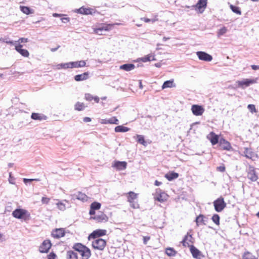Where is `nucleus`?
<instances>
[{
  "instance_id": "obj_1",
  "label": "nucleus",
  "mask_w": 259,
  "mask_h": 259,
  "mask_svg": "<svg viewBox=\"0 0 259 259\" xmlns=\"http://www.w3.org/2000/svg\"><path fill=\"white\" fill-rule=\"evenodd\" d=\"M73 248L80 253L82 259H88L91 256V251L86 246L80 243H77L74 245Z\"/></svg>"
},
{
  "instance_id": "obj_2",
  "label": "nucleus",
  "mask_w": 259,
  "mask_h": 259,
  "mask_svg": "<svg viewBox=\"0 0 259 259\" xmlns=\"http://www.w3.org/2000/svg\"><path fill=\"white\" fill-rule=\"evenodd\" d=\"M154 199L160 202H163L167 200L168 198V195L163 192L160 189H157L155 193L153 194Z\"/></svg>"
},
{
  "instance_id": "obj_3",
  "label": "nucleus",
  "mask_w": 259,
  "mask_h": 259,
  "mask_svg": "<svg viewBox=\"0 0 259 259\" xmlns=\"http://www.w3.org/2000/svg\"><path fill=\"white\" fill-rule=\"evenodd\" d=\"M257 78L253 79H243L241 80L237 81L236 83L237 84L238 87L244 89L251 84L257 83Z\"/></svg>"
},
{
  "instance_id": "obj_4",
  "label": "nucleus",
  "mask_w": 259,
  "mask_h": 259,
  "mask_svg": "<svg viewBox=\"0 0 259 259\" xmlns=\"http://www.w3.org/2000/svg\"><path fill=\"white\" fill-rule=\"evenodd\" d=\"M112 24H103L98 28L94 29V32L98 35H103L104 31H109L113 27Z\"/></svg>"
},
{
  "instance_id": "obj_5",
  "label": "nucleus",
  "mask_w": 259,
  "mask_h": 259,
  "mask_svg": "<svg viewBox=\"0 0 259 259\" xmlns=\"http://www.w3.org/2000/svg\"><path fill=\"white\" fill-rule=\"evenodd\" d=\"M106 242L105 240L101 238L96 239L92 242V246L95 249L103 250L106 246Z\"/></svg>"
},
{
  "instance_id": "obj_6",
  "label": "nucleus",
  "mask_w": 259,
  "mask_h": 259,
  "mask_svg": "<svg viewBox=\"0 0 259 259\" xmlns=\"http://www.w3.org/2000/svg\"><path fill=\"white\" fill-rule=\"evenodd\" d=\"M214 209L217 212H221L226 207V204L224 199L220 198L213 202Z\"/></svg>"
},
{
  "instance_id": "obj_7",
  "label": "nucleus",
  "mask_w": 259,
  "mask_h": 259,
  "mask_svg": "<svg viewBox=\"0 0 259 259\" xmlns=\"http://www.w3.org/2000/svg\"><path fill=\"white\" fill-rule=\"evenodd\" d=\"M12 214L14 218L19 219H22L26 215L29 217L28 211L23 209H16L13 212Z\"/></svg>"
},
{
  "instance_id": "obj_8",
  "label": "nucleus",
  "mask_w": 259,
  "mask_h": 259,
  "mask_svg": "<svg viewBox=\"0 0 259 259\" xmlns=\"http://www.w3.org/2000/svg\"><path fill=\"white\" fill-rule=\"evenodd\" d=\"M191 111L194 115L201 116L203 114L205 110L202 106L193 105L191 107Z\"/></svg>"
},
{
  "instance_id": "obj_9",
  "label": "nucleus",
  "mask_w": 259,
  "mask_h": 259,
  "mask_svg": "<svg viewBox=\"0 0 259 259\" xmlns=\"http://www.w3.org/2000/svg\"><path fill=\"white\" fill-rule=\"evenodd\" d=\"M52 246L51 241L49 240L44 241L41 245L39 246V251L41 253H47L50 249Z\"/></svg>"
},
{
  "instance_id": "obj_10",
  "label": "nucleus",
  "mask_w": 259,
  "mask_h": 259,
  "mask_svg": "<svg viewBox=\"0 0 259 259\" xmlns=\"http://www.w3.org/2000/svg\"><path fill=\"white\" fill-rule=\"evenodd\" d=\"M196 55L200 60L209 62L212 60V56L204 52H197Z\"/></svg>"
},
{
  "instance_id": "obj_11",
  "label": "nucleus",
  "mask_w": 259,
  "mask_h": 259,
  "mask_svg": "<svg viewBox=\"0 0 259 259\" xmlns=\"http://www.w3.org/2000/svg\"><path fill=\"white\" fill-rule=\"evenodd\" d=\"M207 0H199L196 5L194 6L199 13H202L206 7Z\"/></svg>"
},
{
  "instance_id": "obj_12",
  "label": "nucleus",
  "mask_w": 259,
  "mask_h": 259,
  "mask_svg": "<svg viewBox=\"0 0 259 259\" xmlns=\"http://www.w3.org/2000/svg\"><path fill=\"white\" fill-rule=\"evenodd\" d=\"M247 178L252 182L257 180V176L253 167L249 166L247 169Z\"/></svg>"
},
{
  "instance_id": "obj_13",
  "label": "nucleus",
  "mask_w": 259,
  "mask_h": 259,
  "mask_svg": "<svg viewBox=\"0 0 259 259\" xmlns=\"http://www.w3.org/2000/svg\"><path fill=\"white\" fill-rule=\"evenodd\" d=\"M78 13L83 15H93L95 13V10L94 9L87 8L84 7H81L76 10Z\"/></svg>"
},
{
  "instance_id": "obj_14",
  "label": "nucleus",
  "mask_w": 259,
  "mask_h": 259,
  "mask_svg": "<svg viewBox=\"0 0 259 259\" xmlns=\"http://www.w3.org/2000/svg\"><path fill=\"white\" fill-rule=\"evenodd\" d=\"M127 163L125 161H115L112 164V166L117 170H124L126 168Z\"/></svg>"
},
{
  "instance_id": "obj_15",
  "label": "nucleus",
  "mask_w": 259,
  "mask_h": 259,
  "mask_svg": "<svg viewBox=\"0 0 259 259\" xmlns=\"http://www.w3.org/2000/svg\"><path fill=\"white\" fill-rule=\"evenodd\" d=\"M106 232L107 231L105 230H97L91 233L89 235L88 238L89 240L91 238L95 239L96 237H99L100 236L105 235L106 233Z\"/></svg>"
},
{
  "instance_id": "obj_16",
  "label": "nucleus",
  "mask_w": 259,
  "mask_h": 259,
  "mask_svg": "<svg viewBox=\"0 0 259 259\" xmlns=\"http://www.w3.org/2000/svg\"><path fill=\"white\" fill-rule=\"evenodd\" d=\"M91 218L98 222H106L108 220V217L102 212H100L97 215Z\"/></svg>"
},
{
  "instance_id": "obj_17",
  "label": "nucleus",
  "mask_w": 259,
  "mask_h": 259,
  "mask_svg": "<svg viewBox=\"0 0 259 259\" xmlns=\"http://www.w3.org/2000/svg\"><path fill=\"white\" fill-rule=\"evenodd\" d=\"M183 245L185 247L191 246L190 244L193 243V237L192 235L187 233L182 241Z\"/></svg>"
},
{
  "instance_id": "obj_18",
  "label": "nucleus",
  "mask_w": 259,
  "mask_h": 259,
  "mask_svg": "<svg viewBox=\"0 0 259 259\" xmlns=\"http://www.w3.org/2000/svg\"><path fill=\"white\" fill-rule=\"evenodd\" d=\"M71 197L72 200L76 199L82 201H87L88 199V197L85 194L80 192H78L77 194L71 195Z\"/></svg>"
},
{
  "instance_id": "obj_19",
  "label": "nucleus",
  "mask_w": 259,
  "mask_h": 259,
  "mask_svg": "<svg viewBox=\"0 0 259 259\" xmlns=\"http://www.w3.org/2000/svg\"><path fill=\"white\" fill-rule=\"evenodd\" d=\"M65 235V231L63 229H56L55 230L53 231L52 233V235L54 238H60L62 237H63Z\"/></svg>"
},
{
  "instance_id": "obj_20",
  "label": "nucleus",
  "mask_w": 259,
  "mask_h": 259,
  "mask_svg": "<svg viewBox=\"0 0 259 259\" xmlns=\"http://www.w3.org/2000/svg\"><path fill=\"white\" fill-rule=\"evenodd\" d=\"M22 45L18 44L15 46V50L19 52L22 56L25 57H28L29 55V53L27 50L22 49Z\"/></svg>"
},
{
  "instance_id": "obj_21",
  "label": "nucleus",
  "mask_w": 259,
  "mask_h": 259,
  "mask_svg": "<svg viewBox=\"0 0 259 259\" xmlns=\"http://www.w3.org/2000/svg\"><path fill=\"white\" fill-rule=\"evenodd\" d=\"M208 139H209L212 144V145H214L219 142V137L218 135H215L214 133L211 132L209 134H208L207 136Z\"/></svg>"
},
{
  "instance_id": "obj_22",
  "label": "nucleus",
  "mask_w": 259,
  "mask_h": 259,
  "mask_svg": "<svg viewBox=\"0 0 259 259\" xmlns=\"http://www.w3.org/2000/svg\"><path fill=\"white\" fill-rule=\"evenodd\" d=\"M190 251L193 256L197 259H201V253L200 251L193 245L190 246Z\"/></svg>"
},
{
  "instance_id": "obj_23",
  "label": "nucleus",
  "mask_w": 259,
  "mask_h": 259,
  "mask_svg": "<svg viewBox=\"0 0 259 259\" xmlns=\"http://www.w3.org/2000/svg\"><path fill=\"white\" fill-rule=\"evenodd\" d=\"M101 203L94 202L91 204L90 210L89 213L90 215H94L95 214V210H98L101 208Z\"/></svg>"
},
{
  "instance_id": "obj_24",
  "label": "nucleus",
  "mask_w": 259,
  "mask_h": 259,
  "mask_svg": "<svg viewBox=\"0 0 259 259\" xmlns=\"http://www.w3.org/2000/svg\"><path fill=\"white\" fill-rule=\"evenodd\" d=\"M219 144L222 149L229 150L231 148L230 143L223 138L220 139Z\"/></svg>"
},
{
  "instance_id": "obj_25",
  "label": "nucleus",
  "mask_w": 259,
  "mask_h": 259,
  "mask_svg": "<svg viewBox=\"0 0 259 259\" xmlns=\"http://www.w3.org/2000/svg\"><path fill=\"white\" fill-rule=\"evenodd\" d=\"M71 68L83 67L86 65V62L84 60L71 62Z\"/></svg>"
},
{
  "instance_id": "obj_26",
  "label": "nucleus",
  "mask_w": 259,
  "mask_h": 259,
  "mask_svg": "<svg viewBox=\"0 0 259 259\" xmlns=\"http://www.w3.org/2000/svg\"><path fill=\"white\" fill-rule=\"evenodd\" d=\"M89 78V73L84 72L81 74H78L74 76V79L76 81H83Z\"/></svg>"
},
{
  "instance_id": "obj_27",
  "label": "nucleus",
  "mask_w": 259,
  "mask_h": 259,
  "mask_svg": "<svg viewBox=\"0 0 259 259\" xmlns=\"http://www.w3.org/2000/svg\"><path fill=\"white\" fill-rule=\"evenodd\" d=\"M139 60L143 62H146L152 60H156L155 56L152 54H149L146 56L139 58Z\"/></svg>"
},
{
  "instance_id": "obj_28",
  "label": "nucleus",
  "mask_w": 259,
  "mask_h": 259,
  "mask_svg": "<svg viewBox=\"0 0 259 259\" xmlns=\"http://www.w3.org/2000/svg\"><path fill=\"white\" fill-rule=\"evenodd\" d=\"M135 66L133 64H125L120 66L119 68L126 71H130L133 70Z\"/></svg>"
},
{
  "instance_id": "obj_29",
  "label": "nucleus",
  "mask_w": 259,
  "mask_h": 259,
  "mask_svg": "<svg viewBox=\"0 0 259 259\" xmlns=\"http://www.w3.org/2000/svg\"><path fill=\"white\" fill-rule=\"evenodd\" d=\"M31 117L34 120H42L46 119V116L42 114L37 113H33Z\"/></svg>"
},
{
  "instance_id": "obj_30",
  "label": "nucleus",
  "mask_w": 259,
  "mask_h": 259,
  "mask_svg": "<svg viewBox=\"0 0 259 259\" xmlns=\"http://www.w3.org/2000/svg\"><path fill=\"white\" fill-rule=\"evenodd\" d=\"M179 175L178 173L175 172H171L166 174L165 175V177L168 180V181H172L174 179H176L177 178H178Z\"/></svg>"
},
{
  "instance_id": "obj_31",
  "label": "nucleus",
  "mask_w": 259,
  "mask_h": 259,
  "mask_svg": "<svg viewBox=\"0 0 259 259\" xmlns=\"http://www.w3.org/2000/svg\"><path fill=\"white\" fill-rule=\"evenodd\" d=\"M20 9L24 14H25L26 15L34 13V11L28 7L21 6H20Z\"/></svg>"
},
{
  "instance_id": "obj_32",
  "label": "nucleus",
  "mask_w": 259,
  "mask_h": 259,
  "mask_svg": "<svg viewBox=\"0 0 259 259\" xmlns=\"http://www.w3.org/2000/svg\"><path fill=\"white\" fill-rule=\"evenodd\" d=\"M205 217L202 214H200L199 216H198L195 220V222L196 223L197 226H199L201 224L205 225Z\"/></svg>"
},
{
  "instance_id": "obj_33",
  "label": "nucleus",
  "mask_w": 259,
  "mask_h": 259,
  "mask_svg": "<svg viewBox=\"0 0 259 259\" xmlns=\"http://www.w3.org/2000/svg\"><path fill=\"white\" fill-rule=\"evenodd\" d=\"M137 195L138 194L134 192L131 191L128 192L127 198L128 201L132 202V201H135L137 198Z\"/></svg>"
},
{
  "instance_id": "obj_34",
  "label": "nucleus",
  "mask_w": 259,
  "mask_h": 259,
  "mask_svg": "<svg viewBox=\"0 0 259 259\" xmlns=\"http://www.w3.org/2000/svg\"><path fill=\"white\" fill-rule=\"evenodd\" d=\"M130 131V128L128 127L123 126L122 125H118L115 127V132L118 133V132H121V133H124Z\"/></svg>"
},
{
  "instance_id": "obj_35",
  "label": "nucleus",
  "mask_w": 259,
  "mask_h": 259,
  "mask_svg": "<svg viewBox=\"0 0 259 259\" xmlns=\"http://www.w3.org/2000/svg\"><path fill=\"white\" fill-rule=\"evenodd\" d=\"M244 153L245 156L249 159H253L255 156V154L248 148L245 149Z\"/></svg>"
},
{
  "instance_id": "obj_36",
  "label": "nucleus",
  "mask_w": 259,
  "mask_h": 259,
  "mask_svg": "<svg viewBox=\"0 0 259 259\" xmlns=\"http://www.w3.org/2000/svg\"><path fill=\"white\" fill-rule=\"evenodd\" d=\"M77 253L73 251H68L67 252V259H77Z\"/></svg>"
},
{
  "instance_id": "obj_37",
  "label": "nucleus",
  "mask_w": 259,
  "mask_h": 259,
  "mask_svg": "<svg viewBox=\"0 0 259 259\" xmlns=\"http://www.w3.org/2000/svg\"><path fill=\"white\" fill-rule=\"evenodd\" d=\"M242 258L243 259H257L256 256L248 251L244 253Z\"/></svg>"
},
{
  "instance_id": "obj_38",
  "label": "nucleus",
  "mask_w": 259,
  "mask_h": 259,
  "mask_svg": "<svg viewBox=\"0 0 259 259\" xmlns=\"http://www.w3.org/2000/svg\"><path fill=\"white\" fill-rule=\"evenodd\" d=\"M56 205L58 209L61 211H64L66 209L65 204L62 201H59L56 203Z\"/></svg>"
},
{
  "instance_id": "obj_39",
  "label": "nucleus",
  "mask_w": 259,
  "mask_h": 259,
  "mask_svg": "<svg viewBox=\"0 0 259 259\" xmlns=\"http://www.w3.org/2000/svg\"><path fill=\"white\" fill-rule=\"evenodd\" d=\"M136 137L137 139V142L143 145L147 146V143L145 141L144 136L142 135H137Z\"/></svg>"
},
{
  "instance_id": "obj_40",
  "label": "nucleus",
  "mask_w": 259,
  "mask_h": 259,
  "mask_svg": "<svg viewBox=\"0 0 259 259\" xmlns=\"http://www.w3.org/2000/svg\"><path fill=\"white\" fill-rule=\"evenodd\" d=\"M166 254L169 256H174L176 254V251L172 248H167L165 250Z\"/></svg>"
},
{
  "instance_id": "obj_41",
  "label": "nucleus",
  "mask_w": 259,
  "mask_h": 259,
  "mask_svg": "<svg viewBox=\"0 0 259 259\" xmlns=\"http://www.w3.org/2000/svg\"><path fill=\"white\" fill-rule=\"evenodd\" d=\"M85 108V106L83 103L80 102H77L74 106V108L77 111H81L83 110Z\"/></svg>"
},
{
  "instance_id": "obj_42",
  "label": "nucleus",
  "mask_w": 259,
  "mask_h": 259,
  "mask_svg": "<svg viewBox=\"0 0 259 259\" xmlns=\"http://www.w3.org/2000/svg\"><path fill=\"white\" fill-rule=\"evenodd\" d=\"M172 85H173V81L172 80H167L163 83V84L162 86V89H164L167 88H171L172 87Z\"/></svg>"
},
{
  "instance_id": "obj_43",
  "label": "nucleus",
  "mask_w": 259,
  "mask_h": 259,
  "mask_svg": "<svg viewBox=\"0 0 259 259\" xmlns=\"http://www.w3.org/2000/svg\"><path fill=\"white\" fill-rule=\"evenodd\" d=\"M230 8L234 13H236L238 15H241V12L240 10V9L239 7L234 6L232 5H230Z\"/></svg>"
},
{
  "instance_id": "obj_44",
  "label": "nucleus",
  "mask_w": 259,
  "mask_h": 259,
  "mask_svg": "<svg viewBox=\"0 0 259 259\" xmlns=\"http://www.w3.org/2000/svg\"><path fill=\"white\" fill-rule=\"evenodd\" d=\"M108 124H119V120L115 117H112L109 119H108Z\"/></svg>"
},
{
  "instance_id": "obj_45",
  "label": "nucleus",
  "mask_w": 259,
  "mask_h": 259,
  "mask_svg": "<svg viewBox=\"0 0 259 259\" xmlns=\"http://www.w3.org/2000/svg\"><path fill=\"white\" fill-rule=\"evenodd\" d=\"M212 220L217 225L220 224V217L218 214H214L212 217Z\"/></svg>"
},
{
  "instance_id": "obj_46",
  "label": "nucleus",
  "mask_w": 259,
  "mask_h": 259,
  "mask_svg": "<svg viewBox=\"0 0 259 259\" xmlns=\"http://www.w3.org/2000/svg\"><path fill=\"white\" fill-rule=\"evenodd\" d=\"M227 31V29L225 27H222L218 32V34H217L218 37H220L221 36H222V35L226 33Z\"/></svg>"
},
{
  "instance_id": "obj_47",
  "label": "nucleus",
  "mask_w": 259,
  "mask_h": 259,
  "mask_svg": "<svg viewBox=\"0 0 259 259\" xmlns=\"http://www.w3.org/2000/svg\"><path fill=\"white\" fill-rule=\"evenodd\" d=\"M247 108L252 113L256 112L255 105L253 104H249L247 106Z\"/></svg>"
},
{
  "instance_id": "obj_48",
  "label": "nucleus",
  "mask_w": 259,
  "mask_h": 259,
  "mask_svg": "<svg viewBox=\"0 0 259 259\" xmlns=\"http://www.w3.org/2000/svg\"><path fill=\"white\" fill-rule=\"evenodd\" d=\"M130 206L134 209L139 208V206L138 203L136 201H132V202H130Z\"/></svg>"
},
{
  "instance_id": "obj_49",
  "label": "nucleus",
  "mask_w": 259,
  "mask_h": 259,
  "mask_svg": "<svg viewBox=\"0 0 259 259\" xmlns=\"http://www.w3.org/2000/svg\"><path fill=\"white\" fill-rule=\"evenodd\" d=\"M28 41V38L22 37L19 38L18 41H16V42H18L19 44H20L23 42H27Z\"/></svg>"
},
{
  "instance_id": "obj_50",
  "label": "nucleus",
  "mask_w": 259,
  "mask_h": 259,
  "mask_svg": "<svg viewBox=\"0 0 259 259\" xmlns=\"http://www.w3.org/2000/svg\"><path fill=\"white\" fill-rule=\"evenodd\" d=\"M64 66V69H71V62L65 63H63Z\"/></svg>"
},
{
  "instance_id": "obj_51",
  "label": "nucleus",
  "mask_w": 259,
  "mask_h": 259,
  "mask_svg": "<svg viewBox=\"0 0 259 259\" xmlns=\"http://www.w3.org/2000/svg\"><path fill=\"white\" fill-rule=\"evenodd\" d=\"M93 97H94L92 95H91V94H87L85 95V99L87 101H91L93 100Z\"/></svg>"
},
{
  "instance_id": "obj_52",
  "label": "nucleus",
  "mask_w": 259,
  "mask_h": 259,
  "mask_svg": "<svg viewBox=\"0 0 259 259\" xmlns=\"http://www.w3.org/2000/svg\"><path fill=\"white\" fill-rule=\"evenodd\" d=\"M141 20H143L146 23H148V22H152L153 23V22H154L155 21V19H150L146 18H142Z\"/></svg>"
},
{
  "instance_id": "obj_53",
  "label": "nucleus",
  "mask_w": 259,
  "mask_h": 259,
  "mask_svg": "<svg viewBox=\"0 0 259 259\" xmlns=\"http://www.w3.org/2000/svg\"><path fill=\"white\" fill-rule=\"evenodd\" d=\"M50 201V199L47 197H43L41 199V202L44 204H48Z\"/></svg>"
},
{
  "instance_id": "obj_54",
  "label": "nucleus",
  "mask_w": 259,
  "mask_h": 259,
  "mask_svg": "<svg viewBox=\"0 0 259 259\" xmlns=\"http://www.w3.org/2000/svg\"><path fill=\"white\" fill-rule=\"evenodd\" d=\"M55 68L58 70L61 69H64L63 63H61L55 65Z\"/></svg>"
},
{
  "instance_id": "obj_55",
  "label": "nucleus",
  "mask_w": 259,
  "mask_h": 259,
  "mask_svg": "<svg viewBox=\"0 0 259 259\" xmlns=\"http://www.w3.org/2000/svg\"><path fill=\"white\" fill-rule=\"evenodd\" d=\"M9 183L10 184H14V178L12 176V173L11 172L9 173Z\"/></svg>"
},
{
  "instance_id": "obj_56",
  "label": "nucleus",
  "mask_w": 259,
  "mask_h": 259,
  "mask_svg": "<svg viewBox=\"0 0 259 259\" xmlns=\"http://www.w3.org/2000/svg\"><path fill=\"white\" fill-rule=\"evenodd\" d=\"M57 257V256L56 255V254L54 253H51L49 255H48V259H56Z\"/></svg>"
},
{
  "instance_id": "obj_57",
  "label": "nucleus",
  "mask_w": 259,
  "mask_h": 259,
  "mask_svg": "<svg viewBox=\"0 0 259 259\" xmlns=\"http://www.w3.org/2000/svg\"><path fill=\"white\" fill-rule=\"evenodd\" d=\"M61 20L63 23H66L69 22L70 19L68 17H64V18H62L61 19Z\"/></svg>"
},
{
  "instance_id": "obj_58",
  "label": "nucleus",
  "mask_w": 259,
  "mask_h": 259,
  "mask_svg": "<svg viewBox=\"0 0 259 259\" xmlns=\"http://www.w3.org/2000/svg\"><path fill=\"white\" fill-rule=\"evenodd\" d=\"M6 240L5 236V235L0 232V242H3Z\"/></svg>"
},
{
  "instance_id": "obj_59",
  "label": "nucleus",
  "mask_w": 259,
  "mask_h": 259,
  "mask_svg": "<svg viewBox=\"0 0 259 259\" xmlns=\"http://www.w3.org/2000/svg\"><path fill=\"white\" fill-rule=\"evenodd\" d=\"M4 41H5V42H6L7 44H8L15 45V46L16 45H18V44H17V42H16V41L14 42L13 41H8V40H4Z\"/></svg>"
},
{
  "instance_id": "obj_60",
  "label": "nucleus",
  "mask_w": 259,
  "mask_h": 259,
  "mask_svg": "<svg viewBox=\"0 0 259 259\" xmlns=\"http://www.w3.org/2000/svg\"><path fill=\"white\" fill-rule=\"evenodd\" d=\"M100 123L101 124H108L107 119H101L100 120Z\"/></svg>"
},
{
  "instance_id": "obj_61",
  "label": "nucleus",
  "mask_w": 259,
  "mask_h": 259,
  "mask_svg": "<svg viewBox=\"0 0 259 259\" xmlns=\"http://www.w3.org/2000/svg\"><path fill=\"white\" fill-rule=\"evenodd\" d=\"M83 121L85 122H89L91 121V118L88 117L83 118Z\"/></svg>"
},
{
  "instance_id": "obj_62",
  "label": "nucleus",
  "mask_w": 259,
  "mask_h": 259,
  "mask_svg": "<svg viewBox=\"0 0 259 259\" xmlns=\"http://www.w3.org/2000/svg\"><path fill=\"white\" fill-rule=\"evenodd\" d=\"M251 67L253 70H254L259 69V65H252Z\"/></svg>"
},
{
  "instance_id": "obj_63",
  "label": "nucleus",
  "mask_w": 259,
  "mask_h": 259,
  "mask_svg": "<svg viewBox=\"0 0 259 259\" xmlns=\"http://www.w3.org/2000/svg\"><path fill=\"white\" fill-rule=\"evenodd\" d=\"M150 239V238L149 237H144L143 238V241L144 243L145 244H146L147 243V241Z\"/></svg>"
},
{
  "instance_id": "obj_64",
  "label": "nucleus",
  "mask_w": 259,
  "mask_h": 259,
  "mask_svg": "<svg viewBox=\"0 0 259 259\" xmlns=\"http://www.w3.org/2000/svg\"><path fill=\"white\" fill-rule=\"evenodd\" d=\"M218 169L220 171H222V172H223L225 171V167L224 166H219L218 167Z\"/></svg>"
}]
</instances>
